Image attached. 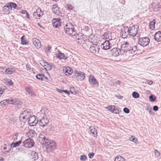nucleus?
Returning a JSON list of instances; mask_svg holds the SVG:
<instances>
[{
    "mask_svg": "<svg viewBox=\"0 0 161 161\" xmlns=\"http://www.w3.org/2000/svg\"><path fill=\"white\" fill-rule=\"evenodd\" d=\"M4 101H5L6 103H8L13 104L14 105H16V104H17V103H16V102H15L13 99H6L4 100Z\"/></svg>",
    "mask_w": 161,
    "mask_h": 161,
    "instance_id": "nucleus-31",
    "label": "nucleus"
},
{
    "mask_svg": "<svg viewBox=\"0 0 161 161\" xmlns=\"http://www.w3.org/2000/svg\"><path fill=\"white\" fill-rule=\"evenodd\" d=\"M21 13L23 14H25L27 12L26 10H22L21 11Z\"/></svg>",
    "mask_w": 161,
    "mask_h": 161,
    "instance_id": "nucleus-57",
    "label": "nucleus"
},
{
    "mask_svg": "<svg viewBox=\"0 0 161 161\" xmlns=\"http://www.w3.org/2000/svg\"><path fill=\"white\" fill-rule=\"evenodd\" d=\"M32 42L34 45L37 48H39L41 46V43L39 40L36 38H34L32 40Z\"/></svg>",
    "mask_w": 161,
    "mask_h": 161,
    "instance_id": "nucleus-20",
    "label": "nucleus"
},
{
    "mask_svg": "<svg viewBox=\"0 0 161 161\" xmlns=\"http://www.w3.org/2000/svg\"><path fill=\"white\" fill-rule=\"evenodd\" d=\"M26 15L25 16V17L26 18H28V19H29L30 18V17H29V15L28 13L27 12L26 13Z\"/></svg>",
    "mask_w": 161,
    "mask_h": 161,
    "instance_id": "nucleus-63",
    "label": "nucleus"
},
{
    "mask_svg": "<svg viewBox=\"0 0 161 161\" xmlns=\"http://www.w3.org/2000/svg\"><path fill=\"white\" fill-rule=\"evenodd\" d=\"M94 154H95L94 153H90L88 154V156L90 158H92L94 157Z\"/></svg>",
    "mask_w": 161,
    "mask_h": 161,
    "instance_id": "nucleus-46",
    "label": "nucleus"
},
{
    "mask_svg": "<svg viewBox=\"0 0 161 161\" xmlns=\"http://www.w3.org/2000/svg\"><path fill=\"white\" fill-rule=\"evenodd\" d=\"M3 11L6 13H9V11L8 10V9L7 8H6V7L5 6H4L3 8Z\"/></svg>",
    "mask_w": 161,
    "mask_h": 161,
    "instance_id": "nucleus-44",
    "label": "nucleus"
},
{
    "mask_svg": "<svg viewBox=\"0 0 161 161\" xmlns=\"http://www.w3.org/2000/svg\"><path fill=\"white\" fill-rule=\"evenodd\" d=\"M25 90L27 93L28 94L30 95L31 96L34 97L36 96L35 93H34L33 91L29 87H25Z\"/></svg>",
    "mask_w": 161,
    "mask_h": 161,
    "instance_id": "nucleus-21",
    "label": "nucleus"
},
{
    "mask_svg": "<svg viewBox=\"0 0 161 161\" xmlns=\"http://www.w3.org/2000/svg\"><path fill=\"white\" fill-rule=\"evenodd\" d=\"M49 121L46 117H43L39 121V124L41 126L44 127L47 126Z\"/></svg>",
    "mask_w": 161,
    "mask_h": 161,
    "instance_id": "nucleus-10",
    "label": "nucleus"
},
{
    "mask_svg": "<svg viewBox=\"0 0 161 161\" xmlns=\"http://www.w3.org/2000/svg\"><path fill=\"white\" fill-rule=\"evenodd\" d=\"M89 28L88 26H84V29L86 31H88Z\"/></svg>",
    "mask_w": 161,
    "mask_h": 161,
    "instance_id": "nucleus-62",
    "label": "nucleus"
},
{
    "mask_svg": "<svg viewBox=\"0 0 161 161\" xmlns=\"http://www.w3.org/2000/svg\"><path fill=\"white\" fill-rule=\"evenodd\" d=\"M6 83L9 86H11L13 85V83L11 80H7V81H6Z\"/></svg>",
    "mask_w": 161,
    "mask_h": 161,
    "instance_id": "nucleus-43",
    "label": "nucleus"
},
{
    "mask_svg": "<svg viewBox=\"0 0 161 161\" xmlns=\"http://www.w3.org/2000/svg\"><path fill=\"white\" fill-rule=\"evenodd\" d=\"M112 47V44L108 41H105L102 45L101 47L104 50H107Z\"/></svg>",
    "mask_w": 161,
    "mask_h": 161,
    "instance_id": "nucleus-13",
    "label": "nucleus"
},
{
    "mask_svg": "<svg viewBox=\"0 0 161 161\" xmlns=\"http://www.w3.org/2000/svg\"><path fill=\"white\" fill-rule=\"evenodd\" d=\"M39 140L43 147H45L48 152H52L57 148L56 143L53 141L45 137L42 135H40Z\"/></svg>",
    "mask_w": 161,
    "mask_h": 161,
    "instance_id": "nucleus-1",
    "label": "nucleus"
},
{
    "mask_svg": "<svg viewBox=\"0 0 161 161\" xmlns=\"http://www.w3.org/2000/svg\"><path fill=\"white\" fill-rule=\"evenodd\" d=\"M21 141L20 140L16 142H13L11 144V147H15L19 146L21 143Z\"/></svg>",
    "mask_w": 161,
    "mask_h": 161,
    "instance_id": "nucleus-24",
    "label": "nucleus"
},
{
    "mask_svg": "<svg viewBox=\"0 0 161 161\" xmlns=\"http://www.w3.org/2000/svg\"><path fill=\"white\" fill-rule=\"evenodd\" d=\"M124 112L126 114H128L130 112V110L127 108L125 107L123 109Z\"/></svg>",
    "mask_w": 161,
    "mask_h": 161,
    "instance_id": "nucleus-45",
    "label": "nucleus"
},
{
    "mask_svg": "<svg viewBox=\"0 0 161 161\" xmlns=\"http://www.w3.org/2000/svg\"><path fill=\"white\" fill-rule=\"evenodd\" d=\"M22 114L25 115L27 118V119L29 117L31 116V112L27 110H25L22 113Z\"/></svg>",
    "mask_w": 161,
    "mask_h": 161,
    "instance_id": "nucleus-30",
    "label": "nucleus"
},
{
    "mask_svg": "<svg viewBox=\"0 0 161 161\" xmlns=\"http://www.w3.org/2000/svg\"><path fill=\"white\" fill-rule=\"evenodd\" d=\"M67 8H69V9H72V6L70 5H67Z\"/></svg>",
    "mask_w": 161,
    "mask_h": 161,
    "instance_id": "nucleus-59",
    "label": "nucleus"
},
{
    "mask_svg": "<svg viewBox=\"0 0 161 161\" xmlns=\"http://www.w3.org/2000/svg\"><path fill=\"white\" fill-rule=\"evenodd\" d=\"M154 153L155 156L157 158L160 155V152L157 150L156 149L154 150Z\"/></svg>",
    "mask_w": 161,
    "mask_h": 161,
    "instance_id": "nucleus-42",
    "label": "nucleus"
},
{
    "mask_svg": "<svg viewBox=\"0 0 161 161\" xmlns=\"http://www.w3.org/2000/svg\"><path fill=\"white\" fill-rule=\"evenodd\" d=\"M87 158V156L86 155H82L80 156V159L81 161H85Z\"/></svg>",
    "mask_w": 161,
    "mask_h": 161,
    "instance_id": "nucleus-40",
    "label": "nucleus"
},
{
    "mask_svg": "<svg viewBox=\"0 0 161 161\" xmlns=\"http://www.w3.org/2000/svg\"><path fill=\"white\" fill-rule=\"evenodd\" d=\"M120 50L118 48H113L110 51V54L114 57H117L120 53Z\"/></svg>",
    "mask_w": 161,
    "mask_h": 161,
    "instance_id": "nucleus-12",
    "label": "nucleus"
},
{
    "mask_svg": "<svg viewBox=\"0 0 161 161\" xmlns=\"http://www.w3.org/2000/svg\"><path fill=\"white\" fill-rule=\"evenodd\" d=\"M42 12V10L40 8L36 9V11L33 13L34 17L36 19H39L40 17L43 14Z\"/></svg>",
    "mask_w": 161,
    "mask_h": 161,
    "instance_id": "nucleus-17",
    "label": "nucleus"
},
{
    "mask_svg": "<svg viewBox=\"0 0 161 161\" xmlns=\"http://www.w3.org/2000/svg\"><path fill=\"white\" fill-rule=\"evenodd\" d=\"M121 158V156L120 155L117 156L115 159L114 161H120Z\"/></svg>",
    "mask_w": 161,
    "mask_h": 161,
    "instance_id": "nucleus-50",
    "label": "nucleus"
},
{
    "mask_svg": "<svg viewBox=\"0 0 161 161\" xmlns=\"http://www.w3.org/2000/svg\"><path fill=\"white\" fill-rule=\"evenodd\" d=\"M8 9V10L9 11L10 10H11L12 8H11V6L10 4L9 3H8L7 5H4Z\"/></svg>",
    "mask_w": 161,
    "mask_h": 161,
    "instance_id": "nucleus-48",
    "label": "nucleus"
},
{
    "mask_svg": "<svg viewBox=\"0 0 161 161\" xmlns=\"http://www.w3.org/2000/svg\"><path fill=\"white\" fill-rule=\"evenodd\" d=\"M158 107L156 105L153 106V110L155 111H156L158 110Z\"/></svg>",
    "mask_w": 161,
    "mask_h": 161,
    "instance_id": "nucleus-51",
    "label": "nucleus"
},
{
    "mask_svg": "<svg viewBox=\"0 0 161 161\" xmlns=\"http://www.w3.org/2000/svg\"><path fill=\"white\" fill-rule=\"evenodd\" d=\"M154 39L158 42L161 41V31H159L155 33L154 35Z\"/></svg>",
    "mask_w": 161,
    "mask_h": 161,
    "instance_id": "nucleus-19",
    "label": "nucleus"
},
{
    "mask_svg": "<svg viewBox=\"0 0 161 161\" xmlns=\"http://www.w3.org/2000/svg\"><path fill=\"white\" fill-rule=\"evenodd\" d=\"M132 95V97L135 98H138L140 97L139 94L136 92H133Z\"/></svg>",
    "mask_w": 161,
    "mask_h": 161,
    "instance_id": "nucleus-34",
    "label": "nucleus"
},
{
    "mask_svg": "<svg viewBox=\"0 0 161 161\" xmlns=\"http://www.w3.org/2000/svg\"><path fill=\"white\" fill-rule=\"evenodd\" d=\"M23 146L26 148H31L33 147L34 142L33 140L29 138L25 140L23 143Z\"/></svg>",
    "mask_w": 161,
    "mask_h": 161,
    "instance_id": "nucleus-4",
    "label": "nucleus"
},
{
    "mask_svg": "<svg viewBox=\"0 0 161 161\" xmlns=\"http://www.w3.org/2000/svg\"><path fill=\"white\" fill-rule=\"evenodd\" d=\"M125 30L127 31L128 34L133 37L135 36L137 33L138 30L137 29L136 30L135 29L134 25L132 26L130 30L128 27H125Z\"/></svg>",
    "mask_w": 161,
    "mask_h": 161,
    "instance_id": "nucleus-5",
    "label": "nucleus"
},
{
    "mask_svg": "<svg viewBox=\"0 0 161 161\" xmlns=\"http://www.w3.org/2000/svg\"><path fill=\"white\" fill-rule=\"evenodd\" d=\"M36 134V132L35 131L33 130H30L28 132L26 133V135L29 138L33 137Z\"/></svg>",
    "mask_w": 161,
    "mask_h": 161,
    "instance_id": "nucleus-22",
    "label": "nucleus"
},
{
    "mask_svg": "<svg viewBox=\"0 0 161 161\" xmlns=\"http://www.w3.org/2000/svg\"><path fill=\"white\" fill-rule=\"evenodd\" d=\"M44 75L42 74H38L36 75V78L38 80H43Z\"/></svg>",
    "mask_w": 161,
    "mask_h": 161,
    "instance_id": "nucleus-33",
    "label": "nucleus"
},
{
    "mask_svg": "<svg viewBox=\"0 0 161 161\" xmlns=\"http://www.w3.org/2000/svg\"><path fill=\"white\" fill-rule=\"evenodd\" d=\"M73 73L75 76L81 80H83L85 78V74L83 72H81L80 71L78 72L77 70H75Z\"/></svg>",
    "mask_w": 161,
    "mask_h": 161,
    "instance_id": "nucleus-9",
    "label": "nucleus"
},
{
    "mask_svg": "<svg viewBox=\"0 0 161 161\" xmlns=\"http://www.w3.org/2000/svg\"><path fill=\"white\" fill-rule=\"evenodd\" d=\"M6 103L5 102V101H4V100L3 101H1L0 102V104L1 105H6Z\"/></svg>",
    "mask_w": 161,
    "mask_h": 161,
    "instance_id": "nucleus-56",
    "label": "nucleus"
},
{
    "mask_svg": "<svg viewBox=\"0 0 161 161\" xmlns=\"http://www.w3.org/2000/svg\"><path fill=\"white\" fill-rule=\"evenodd\" d=\"M146 109L148 111V112L149 114H152V108L148 106L147 107Z\"/></svg>",
    "mask_w": 161,
    "mask_h": 161,
    "instance_id": "nucleus-47",
    "label": "nucleus"
},
{
    "mask_svg": "<svg viewBox=\"0 0 161 161\" xmlns=\"http://www.w3.org/2000/svg\"><path fill=\"white\" fill-rule=\"evenodd\" d=\"M53 26L55 28L59 27L61 25V22L60 18L54 19L52 21Z\"/></svg>",
    "mask_w": 161,
    "mask_h": 161,
    "instance_id": "nucleus-15",
    "label": "nucleus"
},
{
    "mask_svg": "<svg viewBox=\"0 0 161 161\" xmlns=\"http://www.w3.org/2000/svg\"><path fill=\"white\" fill-rule=\"evenodd\" d=\"M120 158V161H124L125 160V159L124 157L121 156V158Z\"/></svg>",
    "mask_w": 161,
    "mask_h": 161,
    "instance_id": "nucleus-64",
    "label": "nucleus"
},
{
    "mask_svg": "<svg viewBox=\"0 0 161 161\" xmlns=\"http://www.w3.org/2000/svg\"><path fill=\"white\" fill-rule=\"evenodd\" d=\"M56 90L58 92L61 93L63 92V91H64V90H62L59 89H57Z\"/></svg>",
    "mask_w": 161,
    "mask_h": 161,
    "instance_id": "nucleus-60",
    "label": "nucleus"
},
{
    "mask_svg": "<svg viewBox=\"0 0 161 161\" xmlns=\"http://www.w3.org/2000/svg\"><path fill=\"white\" fill-rule=\"evenodd\" d=\"M153 83V81L151 80H147V81L146 83L150 85H151Z\"/></svg>",
    "mask_w": 161,
    "mask_h": 161,
    "instance_id": "nucleus-52",
    "label": "nucleus"
},
{
    "mask_svg": "<svg viewBox=\"0 0 161 161\" xmlns=\"http://www.w3.org/2000/svg\"><path fill=\"white\" fill-rule=\"evenodd\" d=\"M131 48V46H130L129 44L128 43V45H127V46L125 48V49L124 50V52H128L129 51L130 49Z\"/></svg>",
    "mask_w": 161,
    "mask_h": 161,
    "instance_id": "nucleus-37",
    "label": "nucleus"
},
{
    "mask_svg": "<svg viewBox=\"0 0 161 161\" xmlns=\"http://www.w3.org/2000/svg\"><path fill=\"white\" fill-rule=\"evenodd\" d=\"M56 57L57 58L60 59H63L66 60L68 58V57L64 53H62L59 50H58V53L56 54Z\"/></svg>",
    "mask_w": 161,
    "mask_h": 161,
    "instance_id": "nucleus-18",
    "label": "nucleus"
},
{
    "mask_svg": "<svg viewBox=\"0 0 161 161\" xmlns=\"http://www.w3.org/2000/svg\"><path fill=\"white\" fill-rule=\"evenodd\" d=\"M137 50V46H134L133 47L131 46L129 52V53L133 54Z\"/></svg>",
    "mask_w": 161,
    "mask_h": 161,
    "instance_id": "nucleus-26",
    "label": "nucleus"
},
{
    "mask_svg": "<svg viewBox=\"0 0 161 161\" xmlns=\"http://www.w3.org/2000/svg\"><path fill=\"white\" fill-rule=\"evenodd\" d=\"M20 118H22L23 119H27V118L25 115L22 114V113L21 114V116H20Z\"/></svg>",
    "mask_w": 161,
    "mask_h": 161,
    "instance_id": "nucleus-53",
    "label": "nucleus"
},
{
    "mask_svg": "<svg viewBox=\"0 0 161 161\" xmlns=\"http://www.w3.org/2000/svg\"><path fill=\"white\" fill-rule=\"evenodd\" d=\"M89 129L90 130V131L92 134L96 136L97 135V131L95 127L93 126H91L90 127Z\"/></svg>",
    "mask_w": 161,
    "mask_h": 161,
    "instance_id": "nucleus-29",
    "label": "nucleus"
},
{
    "mask_svg": "<svg viewBox=\"0 0 161 161\" xmlns=\"http://www.w3.org/2000/svg\"><path fill=\"white\" fill-rule=\"evenodd\" d=\"M66 75H70L73 72V70L69 67L65 68L64 70Z\"/></svg>",
    "mask_w": 161,
    "mask_h": 161,
    "instance_id": "nucleus-23",
    "label": "nucleus"
},
{
    "mask_svg": "<svg viewBox=\"0 0 161 161\" xmlns=\"http://www.w3.org/2000/svg\"><path fill=\"white\" fill-rule=\"evenodd\" d=\"M21 44L22 45H25L28 44L29 42L28 40L25 39V36L23 35L21 38Z\"/></svg>",
    "mask_w": 161,
    "mask_h": 161,
    "instance_id": "nucleus-25",
    "label": "nucleus"
},
{
    "mask_svg": "<svg viewBox=\"0 0 161 161\" xmlns=\"http://www.w3.org/2000/svg\"><path fill=\"white\" fill-rule=\"evenodd\" d=\"M125 28L124 30H122L121 31V32L122 33V36H123V34L124 33L125 34L126 33V31H127L125 30Z\"/></svg>",
    "mask_w": 161,
    "mask_h": 161,
    "instance_id": "nucleus-58",
    "label": "nucleus"
},
{
    "mask_svg": "<svg viewBox=\"0 0 161 161\" xmlns=\"http://www.w3.org/2000/svg\"><path fill=\"white\" fill-rule=\"evenodd\" d=\"M149 100L151 102H154L156 100V97L154 95H151L149 97Z\"/></svg>",
    "mask_w": 161,
    "mask_h": 161,
    "instance_id": "nucleus-38",
    "label": "nucleus"
},
{
    "mask_svg": "<svg viewBox=\"0 0 161 161\" xmlns=\"http://www.w3.org/2000/svg\"><path fill=\"white\" fill-rule=\"evenodd\" d=\"M150 40L147 37L140 38L138 40V44L143 47L147 46L149 43Z\"/></svg>",
    "mask_w": 161,
    "mask_h": 161,
    "instance_id": "nucleus-3",
    "label": "nucleus"
},
{
    "mask_svg": "<svg viewBox=\"0 0 161 161\" xmlns=\"http://www.w3.org/2000/svg\"><path fill=\"white\" fill-rule=\"evenodd\" d=\"M63 91V92H65V93L67 94L68 95H69L70 94V92L69 91H68L67 90H64Z\"/></svg>",
    "mask_w": 161,
    "mask_h": 161,
    "instance_id": "nucleus-55",
    "label": "nucleus"
},
{
    "mask_svg": "<svg viewBox=\"0 0 161 161\" xmlns=\"http://www.w3.org/2000/svg\"><path fill=\"white\" fill-rule=\"evenodd\" d=\"M115 96L116 97H118V98L119 99H122L123 97V96H120L118 95H115Z\"/></svg>",
    "mask_w": 161,
    "mask_h": 161,
    "instance_id": "nucleus-54",
    "label": "nucleus"
},
{
    "mask_svg": "<svg viewBox=\"0 0 161 161\" xmlns=\"http://www.w3.org/2000/svg\"><path fill=\"white\" fill-rule=\"evenodd\" d=\"M89 49L91 53L94 54H98L99 52L100 47L97 44H93L91 45Z\"/></svg>",
    "mask_w": 161,
    "mask_h": 161,
    "instance_id": "nucleus-8",
    "label": "nucleus"
},
{
    "mask_svg": "<svg viewBox=\"0 0 161 161\" xmlns=\"http://www.w3.org/2000/svg\"><path fill=\"white\" fill-rule=\"evenodd\" d=\"M82 38L83 37L81 36L79 41L77 42L78 43L81 44L82 43H83L85 42V40L83 39Z\"/></svg>",
    "mask_w": 161,
    "mask_h": 161,
    "instance_id": "nucleus-49",
    "label": "nucleus"
},
{
    "mask_svg": "<svg viewBox=\"0 0 161 161\" xmlns=\"http://www.w3.org/2000/svg\"><path fill=\"white\" fill-rule=\"evenodd\" d=\"M39 64L47 70H50L52 69L51 65L49 64L47 62H44L43 61H41Z\"/></svg>",
    "mask_w": 161,
    "mask_h": 161,
    "instance_id": "nucleus-14",
    "label": "nucleus"
},
{
    "mask_svg": "<svg viewBox=\"0 0 161 161\" xmlns=\"http://www.w3.org/2000/svg\"><path fill=\"white\" fill-rule=\"evenodd\" d=\"M9 3L11 6V8L12 9V8L15 9L17 6V5L14 3L11 2Z\"/></svg>",
    "mask_w": 161,
    "mask_h": 161,
    "instance_id": "nucleus-41",
    "label": "nucleus"
},
{
    "mask_svg": "<svg viewBox=\"0 0 161 161\" xmlns=\"http://www.w3.org/2000/svg\"><path fill=\"white\" fill-rule=\"evenodd\" d=\"M64 29L65 30L66 33L72 36H75L76 33L74 26L70 24H69V25H66L64 27Z\"/></svg>",
    "mask_w": 161,
    "mask_h": 161,
    "instance_id": "nucleus-2",
    "label": "nucleus"
},
{
    "mask_svg": "<svg viewBox=\"0 0 161 161\" xmlns=\"http://www.w3.org/2000/svg\"><path fill=\"white\" fill-rule=\"evenodd\" d=\"M89 83L93 85L94 87H98L99 86V83L97 79L94 77L93 75H90L88 79Z\"/></svg>",
    "mask_w": 161,
    "mask_h": 161,
    "instance_id": "nucleus-7",
    "label": "nucleus"
},
{
    "mask_svg": "<svg viewBox=\"0 0 161 161\" xmlns=\"http://www.w3.org/2000/svg\"><path fill=\"white\" fill-rule=\"evenodd\" d=\"M28 119V123L30 126L35 125L38 122L36 117L34 115L31 116L27 119Z\"/></svg>",
    "mask_w": 161,
    "mask_h": 161,
    "instance_id": "nucleus-6",
    "label": "nucleus"
},
{
    "mask_svg": "<svg viewBox=\"0 0 161 161\" xmlns=\"http://www.w3.org/2000/svg\"><path fill=\"white\" fill-rule=\"evenodd\" d=\"M109 111L115 114L119 113V110L118 108L114 105H110L106 107Z\"/></svg>",
    "mask_w": 161,
    "mask_h": 161,
    "instance_id": "nucleus-16",
    "label": "nucleus"
},
{
    "mask_svg": "<svg viewBox=\"0 0 161 161\" xmlns=\"http://www.w3.org/2000/svg\"><path fill=\"white\" fill-rule=\"evenodd\" d=\"M75 37L76 39H77L78 41L80 39V38L82 36V33H79L78 34H75V36H74Z\"/></svg>",
    "mask_w": 161,
    "mask_h": 161,
    "instance_id": "nucleus-35",
    "label": "nucleus"
},
{
    "mask_svg": "<svg viewBox=\"0 0 161 161\" xmlns=\"http://www.w3.org/2000/svg\"><path fill=\"white\" fill-rule=\"evenodd\" d=\"M128 44V43L127 42H125L124 43L122 44L121 47V50L124 51V50L125 49Z\"/></svg>",
    "mask_w": 161,
    "mask_h": 161,
    "instance_id": "nucleus-36",
    "label": "nucleus"
},
{
    "mask_svg": "<svg viewBox=\"0 0 161 161\" xmlns=\"http://www.w3.org/2000/svg\"><path fill=\"white\" fill-rule=\"evenodd\" d=\"M51 47L50 46H48L47 47V49L48 51L51 50Z\"/></svg>",
    "mask_w": 161,
    "mask_h": 161,
    "instance_id": "nucleus-61",
    "label": "nucleus"
},
{
    "mask_svg": "<svg viewBox=\"0 0 161 161\" xmlns=\"http://www.w3.org/2000/svg\"><path fill=\"white\" fill-rule=\"evenodd\" d=\"M31 156H32V158L34 159V160L35 161L38 159V154L37 153L32 152Z\"/></svg>",
    "mask_w": 161,
    "mask_h": 161,
    "instance_id": "nucleus-28",
    "label": "nucleus"
},
{
    "mask_svg": "<svg viewBox=\"0 0 161 161\" xmlns=\"http://www.w3.org/2000/svg\"><path fill=\"white\" fill-rule=\"evenodd\" d=\"M111 35V33L108 31H107L105 32L103 35V36L104 38L106 39H108L109 38V36H110Z\"/></svg>",
    "mask_w": 161,
    "mask_h": 161,
    "instance_id": "nucleus-32",
    "label": "nucleus"
},
{
    "mask_svg": "<svg viewBox=\"0 0 161 161\" xmlns=\"http://www.w3.org/2000/svg\"><path fill=\"white\" fill-rule=\"evenodd\" d=\"M155 19H153L152 21L150 22L149 23V27L152 30H153L155 29Z\"/></svg>",
    "mask_w": 161,
    "mask_h": 161,
    "instance_id": "nucleus-27",
    "label": "nucleus"
},
{
    "mask_svg": "<svg viewBox=\"0 0 161 161\" xmlns=\"http://www.w3.org/2000/svg\"><path fill=\"white\" fill-rule=\"evenodd\" d=\"M130 141L134 142L135 143H136L137 142V139L133 136H132L130 138Z\"/></svg>",
    "mask_w": 161,
    "mask_h": 161,
    "instance_id": "nucleus-39",
    "label": "nucleus"
},
{
    "mask_svg": "<svg viewBox=\"0 0 161 161\" xmlns=\"http://www.w3.org/2000/svg\"><path fill=\"white\" fill-rule=\"evenodd\" d=\"M3 70L1 72L5 74L11 75L15 72L16 70L14 68H8L6 69H1Z\"/></svg>",
    "mask_w": 161,
    "mask_h": 161,
    "instance_id": "nucleus-11",
    "label": "nucleus"
}]
</instances>
